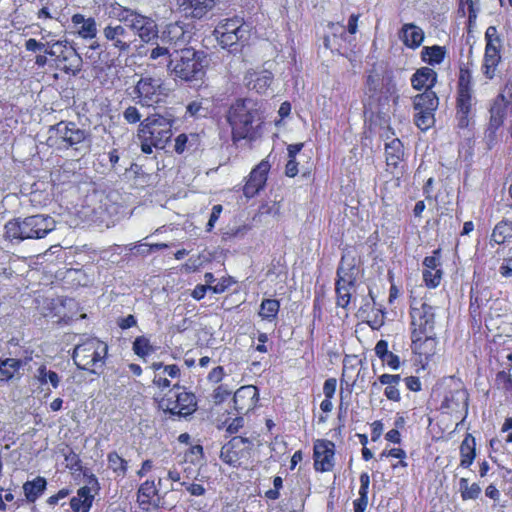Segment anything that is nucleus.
I'll return each instance as SVG.
<instances>
[{"mask_svg":"<svg viewBox=\"0 0 512 512\" xmlns=\"http://www.w3.org/2000/svg\"><path fill=\"white\" fill-rule=\"evenodd\" d=\"M367 88L369 90V92L371 93H376L378 91V88L380 86V77L379 75L375 74V75H369L367 77Z\"/></svg>","mask_w":512,"mask_h":512,"instance_id":"e2e57ef3","label":"nucleus"},{"mask_svg":"<svg viewBox=\"0 0 512 512\" xmlns=\"http://www.w3.org/2000/svg\"><path fill=\"white\" fill-rule=\"evenodd\" d=\"M222 210H223V208H222V205H220V204L213 206L212 212L210 214V217H209V220H208V223L206 226V231L210 232L214 228L215 223L218 221Z\"/></svg>","mask_w":512,"mask_h":512,"instance_id":"09e8293b","label":"nucleus"},{"mask_svg":"<svg viewBox=\"0 0 512 512\" xmlns=\"http://www.w3.org/2000/svg\"><path fill=\"white\" fill-rule=\"evenodd\" d=\"M423 264L425 266V270L441 271V269H439V251H435L433 256L426 257L423 261Z\"/></svg>","mask_w":512,"mask_h":512,"instance_id":"de8ad7c7","label":"nucleus"},{"mask_svg":"<svg viewBox=\"0 0 512 512\" xmlns=\"http://www.w3.org/2000/svg\"><path fill=\"white\" fill-rule=\"evenodd\" d=\"M374 350H375V354L380 359H385V356L390 353V351L388 350V343L385 340L378 341Z\"/></svg>","mask_w":512,"mask_h":512,"instance_id":"680f3d73","label":"nucleus"},{"mask_svg":"<svg viewBox=\"0 0 512 512\" xmlns=\"http://www.w3.org/2000/svg\"><path fill=\"white\" fill-rule=\"evenodd\" d=\"M270 170V164L266 160H262L250 173L243 192L248 198L254 197L265 185L267 174Z\"/></svg>","mask_w":512,"mask_h":512,"instance_id":"dca6fc26","label":"nucleus"},{"mask_svg":"<svg viewBox=\"0 0 512 512\" xmlns=\"http://www.w3.org/2000/svg\"><path fill=\"white\" fill-rule=\"evenodd\" d=\"M173 51L172 49L167 45V44H157L156 47H154L151 51H150V59H158L159 57H168L169 60L171 59V57L173 56Z\"/></svg>","mask_w":512,"mask_h":512,"instance_id":"a18cd8bd","label":"nucleus"},{"mask_svg":"<svg viewBox=\"0 0 512 512\" xmlns=\"http://www.w3.org/2000/svg\"><path fill=\"white\" fill-rule=\"evenodd\" d=\"M353 505L354 512H365L368 505V496H359V498L353 502Z\"/></svg>","mask_w":512,"mask_h":512,"instance_id":"774afa93","label":"nucleus"},{"mask_svg":"<svg viewBox=\"0 0 512 512\" xmlns=\"http://www.w3.org/2000/svg\"><path fill=\"white\" fill-rule=\"evenodd\" d=\"M231 283L232 282L230 279H222L216 285H210V290H212L213 293L215 294H221L226 291V289L231 285Z\"/></svg>","mask_w":512,"mask_h":512,"instance_id":"69168bd1","label":"nucleus"},{"mask_svg":"<svg viewBox=\"0 0 512 512\" xmlns=\"http://www.w3.org/2000/svg\"><path fill=\"white\" fill-rule=\"evenodd\" d=\"M155 28H156V25L154 24V22L149 20L148 23L137 32V35L143 41L149 42L156 35Z\"/></svg>","mask_w":512,"mask_h":512,"instance_id":"49530a36","label":"nucleus"},{"mask_svg":"<svg viewBox=\"0 0 512 512\" xmlns=\"http://www.w3.org/2000/svg\"><path fill=\"white\" fill-rule=\"evenodd\" d=\"M437 82V73L429 67H421L411 77V85L416 90L430 89Z\"/></svg>","mask_w":512,"mask_h":512,"instance_id":"393cba45","label":"nucleus"},{"mask_svg":"<svg viewBox=\"0 0 512 512\" xmlns=\"http://www.w3.org/2000/svg\"><path fill=\"white\" fill-rule=\"evenodd\" d=\"M400 380V375L383 374L379 377L380 384L386 385V387L398 385Z\"/></svg>","mask_w":512,"mask_h":512,"instance_id":"4d7b16f0","label":"nucleus"},{"mask_svg":"<svg viewBox=\"0 0 512 512\" xmlns=\"http://www.w3.org/2000/svg\"><path fill=\"white\" fill-rule=\"evenodd\" d=\"M445 54V48L442 46H426L421 51V58L423 62L433 66L440 64L444 60Z\"/></svg>","mask_w":512,"mask_h":512,"instance_id":"f704fd0d","label":"nucleus"},{"mask_svg":"<svg viewBox=\"0 0 512 512\" xmlns=\"http://www.w3.org/2000/svg\"><path fill=\"white\" fill-rule=\"evenodd\" d=\"M159 406L172 415L187 416L195 411L196 398L193 393L181 390L180 386L175 385L159 401Z\"/></svg>","mask_w":512,"mask_h":512,"instance_id":"9d476101","label":"nucleus"},{"mask_svg":"<svg viewBox=\"0 0 512 512\" xmlns=\"http://www.w3.org/2000/svg\"><path fill=\"white\" fill-rule=\"evenodd\" d=\"M138 103L142 106H153L161 100L162 81L150 76L141 77L135 86Z\"/></svg>","mask_w":512,"mask_h":512,"instance_id":"ddd939ff","label":"nucleus"},{"mask_svg":"<svg viewBox=\"0 0 512 512\" xmlns=\"http://www.w3.org/2000/svg\"><path fill=\"white\" fill-rule=\"evenodd\" d=\"M383 363L389 366L393 370H397L400 367V359L397 355L390 352L385 356V359H381Z\"/></svg>","mask_w":512,"mask_h":512,"instance_id":"bf43d9fd","label":"nucleus"},{"mask_svg":"<svg viewBox=\"0 0 512 512\" xmlns=\"http://www.w3.org/2000/svg\"><path fill=\"white\" fill-rule=\"evenodd\" d=\"M35 378L41 385L50 384L54 389L60 384V376L53 370L48 369L45 365H41L36 373Z\"/></svg>","mask_w":512,"mask_h":512,"instance_id":"4c0bfd02","label":"nucleus"},{"mask_svg":"<svg viewBox=\"0 0 512 512\" xmlns=\"http://www.w3.org/2000/svg\"><path fill=\"white\" fill-rule=\"evenodd\" d=\"M123 116L128 123H136L141 119V115L138 109L134 106H129L128 108H126L123 113Z\"/></svg>","mask_w":512,"mask_h":512,"instance_id":"3c124183","label":"nucleus"},{"mask_svg":"<svg viewBox=\"0 0 512 512\" xmlns=\"http://www.w3.org/2000/svg\"><path fill=\"white\" fill-rule=\"evenodd\" d=\"M499 273L504 278L512 276V253L511 256L503 260V263L499 267Z\"/></svg>","mask_w":512,"mask_h":512,"instance_id":"5fc2aeb1","label":"nucleus"},{"mask_svg":"<svg viewBox=\"0 0 512 512\" xmlns=\"http://www.w3.org/2000/svg\"><path fill=\"white\" fill-rule=\"evenodd\" d=\"M398 385L393 386H387L384 390L385 396L392 401H399L400 400V392L397 388Z\"/></svg>","mask_w":512,"mask_h":512,"instance_id":"0e129e2a","label":"nucleus"},{"mask_svg":"<svg viewBox=\"0 0 512 512\" xmlns=\"http://www.w3.org/2000/svg\"><path fill=\"white\" fill-rule=\"evenodd\" d=\"M22 365L21 360L14 358H7L0 361V381H7L14 377Z\"/></svg>","mask_w":512,"mask_h":512,"instance_id":"e433bc0d","label":"nucleus"},{"mask_svg":"<svg viewBox=\"0 0 512 512\" xmlns=\"http://www.w3.org/2000/svg\"><path fill=\"white\" fill-rule=\"evenodd\" d=\"M481 493V488L478 484H471L466 490H463L461 497L463 500L476 499Z\"/></svg>","mask_w":512,"mask_h":512,"instance_id":"8fccbe9b","label":"nucleus"},{"mask_svg":"<svg viewBox=\"0 0 512 512\" xmlns=\"http://www.w3.org/2000/svg\"><path fill=\"white\" fill-rule=\"evenodd\" d=\"M442 271L424 270L423 279L428 287L435 288L440 284Z\"/></svg>","mask_w":512,"mask_h":512,"instance_id":"c03bdc74","label":"nucleus"},{"mask_svg":"<svg viewBox=\"0 0 512 512\" xmlns=\"http://www.w3.org/2000/svg\"><path fill=\"white\" fill-rule=\"evenodd\" d=\"M65 49H68L61 41H56L52 44L51 49L45 50V53L50 56H56L57 61L59 62V55L61 51H65Z\"/></svg>","mask_w":512,"mask_h":512,"instance_id":"052dcab7","label":"nucleus"},{"mask_svg":"<svg viewBox=\"0 0 512 512\" xmlns=\"http://www.w3.org/2000/svg\"><path fill=\"white\" fill-rule=\"evenodd\" d=\"M226 118L231 126L234 142L256 139L258 128L263 123L261 105L251 98L236 100L230 106Z\"/></svg>","mask_w":512,"mask_h":512,"instance_id":"f257e3e1","label":"nucleus"},{"mask_svg":"<svg viewBox=\"0 0 512 512\" xmlns=\"http://www.w3.org/2000/svg\"><path fill=\"white\" fill-rule=\"evenodd\" d=\"M337 387V380L329 378L324 382L323 393L326 398H333Z\"/></svg>","mask_w":512,"mask_h":512,"instance_id":"864d4df0","label":"nucleus"},{"mask_svg":"<svg viewBox=\"0 0 512 512\" xmlns=\"http://www.w3.org/2000/svg\"><path fill=\"white\" fill-rule=\"evenodd\" d=\"M119 22H122L124 26L130 30L134 36L137 32L144 27L150 19L139 15L133 11L123 9L121 13L118 14Z\"/></svg>","mask_w":512,"mask_h":512,"instance_id":"bb28decb","label":"nucleus"},{"mask_svg":"<svg viewBox=\"0 0 512 512\" xmlns=\"http://www.w3.org/2000/svg\"><path fill=\"white\" fill-rule=\"evenodd\" d=\"M500 59L501 56L498 50L491 47L485 48L483 71L487 78L492 79L495 76Z\"/></svg>","mask_w":512,"mask_h":512,"instance_id":"473e14b6","label":"nucleus"},{"mask_svg":"<svg viewBox=\"0 0 512 512\" xmlns=\"http://www.w3.org/2000/svg\"><path fill=\"white\" fill-rule=\"evenodd\" d=\"M280 309V302L276 299H264L261 302L259 316L262 320L272 322L277 318Z\"/></svg>","mask_w":512,"mask_h":512,"instance_id":"c9c22d12","label":"nucleus"},{"mask_svg":"<svg viewBox=\"0 0 512 512\" xmlns=\"http://www.w3.org/2000/svg\"><path fill=\"white\" fill-rule=\"evenodd\" d=\"M486 39V47L485 48H494L500 52L501 48V39L499 37L497 28L495 26H489L485 32Z\"/></svg>","mask_w":512,"mask_h":512,"instance_id":"37998d69","label":"nucleus"},{"mask_svg":"<svg viewBox=\"0 0 512 512\" xmlns=\"http://www.w3.org/2000/svg\"><path fill=\"white\" fill-rule=\"evenodd\" d=\"M273 80V75L268 70H252L245 75V84L250 90L257 93H265Z\"/></svg>","mask_w":512,"mask_h":512,"instance_id":"412c9836","label":"nucleus"},{"mask_svg":"<svg viewBox=\"0 0 512 512\" xmlns=\"http://www.w3.org/2000/svg\"><path fill=\"white\" fill-rule=\"evenodd\" d=\"M103 36L110 43V47L119 53L129 51L134 42V34L119 22H111L105 26Z\"/></svg>","mask_w":512,"mask_h":512,"instance_id":"f8f14e48","label":"nucleus"},{"mask_svg":"<svg viewBox=\"0 0 512 512\" xmlns=\"http://www.w3.org/2000/svg\"><path fill=\"white\" fill-rule=\"evenodd\" d=\"M181 486H185L186 490L192 495V496H202L205 494V488L201 484L196 483H187L186 481H183L180 483Z\"/></svg>","mask_w":512,"mask_h":512,"instance_id":"603ef678","label":"nucleus"},{"mask_svg":"<svg viewBox=\"0 0 512 512\" xmlns=\"http://www.w3.org/2000/svg\"><path fill=\"white\" fill-rule=\"evenodd\" d=\"M414 122L416 126L422 131L428 130L430 127L434 125L435 122V111H424V110H415Z\"/></svg>","mask_w":512,"mask_h":512,"instance_id":"ea45409f","label":"nucleus"},{"mask_svg":"<svg viewBox=\"0 0 512 512\" xmlns=\"http://www.w3.org/2000/svg\"><path fill=\"white\" fill-rule=\"evenodd\" d=\"M108 346L95 337H88L78 343L73 351V360L81 370L100 374L105 366Z\"/></svg>","mask_w":512,"mask_h":512,"instance_id":"7ed1b4c3","label":"nucleus"},{"mask_svg":"<svg viewBox=\"0 0 512 512\" xmlns=\"http://www.w3.org/2000/svg\"><path fill=\"white\" fill-rule=\"evenodd\" d=\"M154 350L155 349L153 348L147 337L138 336L135 338L133 342V351L137 356L144 358L153 353Z\"/></svg>","mask_w":512,"mask_h":512,"instance_id":"a19ab883","label":"nucleus"},{"mask_svg":"<svg viewBox=\"0 0 512 512\" xmlns=\"http://www.w3.org/2000/svg\"><path fill=\"white\" fill-rule=\"evenodd\" d=\"M510 109V102L508 99H505V94H500L494 101L491 109H490V123L489 130L495 131L498 129L504 118Z\"/></svg>","mask_w":512,"mask_h":512,"instance_id":"5701e85b","label":"nucleus"},{"mask_svg":"<svg viewBox=\"0 0 512 512\" xmlns=\"http://www.w3.org/2000/svg\"><path fill=\"white\" fill-rule=\"evenodd\" d=\"M149 139L155 148H164L172 136V120L159 114L148 116L141 122L140 136Z\"/></svg>","mask_w":512,"mask_h":512,"instance_id":"0eeeda50","label":"nucleus"},{"mask_svg":"<svg viewBox=\"0 0 512 512\" xmlns=\"http://www.w3.org/2000/svg\"><path fill=\"white\" fill-rule=\"evenodd\" d=\"M476 102L470 82L462 75L458 84L455 116L459 128H468L473 122Z\"/></svg>","mask_w":512,"mask_h":512,"instance_id":"6e6552de","label":"nucleus"},{"mask_svg":"<svg viewBox=\"0 0 512 512\" xmlns=\"http://www.w3.org/2000/svg\"><path fill=\"white\" fill-rule=\"evenodd\" d=\"M399 37L407 47L416 49L423 43L425 35L419 26L407 23L402 26Z\"/></svg>","mask_w":512,"mask_h":512,"instance_id":"b1692460","label":"nucleus"},{"mask_svg":"<svg viewBox=\"0 0 512 512\" xmlns=\"http://www.w3.org/2000/svg\"><path fill=\"white\" fill-rule=\"evenodd\" d=\"M385 155L387 166L397 168L404 155L403 145L398 138L385 143Z\"/></svg>","mask_w":512,"mask_h":512,"instance_id":"c756f323","label":"nucleus"},{"mask_svg":"<svg viewBox=\"0 0 512 512\" xmlns=\"http://www.w3.org/2000/svg\"><path fill=\"white\" fill-rule=\"evenodd\" d=\"M180 58L170 59L167 67L178 78L185 81L198 80L204 75V65L193 49H183Z\"/></svg>","mask_w":512,"mask_h":512,"instance_id":"423d86ee","label":"nucleus"},{"mask_svg":"<svg viewBox=\"0 0 512 512\" xmlns=\"http://www.w3.org/2000/svg\"><path fill=\"white\" fill-rule=\"evenodd\" d=\"M476 456V443L475 438L471 434H466L460 445V466L469 468Z\"/></svg>","mask_w":512,"mask_h":512,"instance_id":"7c9ffc66","label":"nucleus"},{"mask_svg":"<svg viewBox=\"0 0 512 512\" xmlns=\"http://www.w3.org/2000/svg\"><path fill=\"white\" fill-rule=\"evenodd\" d=\"M59 65L64 72L76 75L81 71L82 58L73 48L65 49L59 55Z\"/></svg>","mask_w":512,"mask_h":512,"instance_id":"a878e982","label":"nucleus"},{"mask_svg":"<svg viewBox=\"0 0 512 512\" xmlns=\"http://www.w3.org/2000/svg\"><path fill=\"white\" fill-rule=\"evenodd\" d=\"M411 339V349L415 354L424 357L426 360L435 354L437 346L435 333L430 335L411 333Z\"/></svg>","mask_w":512,"mask_h":512,"instance_id":"6ab92c4d","label":"nucleus"},{"mask_svg":"<svg viewBox=\"0 0 512 512\" xmlns=\"http://www.w3.org/2000/svg\"><path fill=\"white\" fill-rule=\"evenodd\" d=\"M46 480L43 477H36L32 481H27L23 485V492L28 502H35L36 499L44 492L46 488Z\"/></svg>","mask_w":512,"mask_h":512,"instance_id":"2f4dec72","label":"nucleus"},{"mask_svg":"<svg viewBox=\"0 0 512 512\" xmlns=\"http://www.w3.org/2000/svg\"><path fill=\"white\" fill-rule=\"evenodd\" d=\"M160 42L167 44L173 53H179L186 45V33L184 27L179 22L166 25L160 36Z\"/></svg>","mask_w":512,"mask_h":512,"instance_id":"2eb2a0df","label":"nucleus"},{"mask_svg":"<svg viewBox=\"0 0 512 512\" xmlns=\"http://www.w3.org/2000/svg\"><path fill=\"white\" fill-rule=\"evenodd\" d=\"M224 375L223 367L218 366L212 369V371L208 374V380L213 383H218L222 380Z\"/></svg>","mask_w":512,"mask_h":512,"instance_id":"338daca9","label":"nucleus"},{"mask_svg":"<svg viewBox=\"0 0 512 512\" xmlns=\"http://www.w3.org/2000/svg\"><path fill=\"white\" fill-rule=\"evenodd\" d=\"M94 496L91 489L87 486L81 487L77 491V495L71 498L70 506L74 512H89Z\"/></svg>","mask_w":512,"mask_h":512,"instance_id":"cd10ccee","label":"nucleus"},{"mask_svg":"<svg viewBox=\"0 0 512 512\" xmlns=\"http://www.w3.org/2000/svg\"><path fill=\"white\" fill-rule=\"evenodd\" d=\"M490 239L496 244H503L512 239V222L502 220L497 223L492 231Z\"/></svg>","mask_w":512,"mask_h":512,"instance_id":"72a5a7b5","label":"nucleus"},{"mask_svg":"<svg viewBox=\"0 0 512 512\" xmlns=\"http://www.w3.org/2000/svg\"><path fill=\"white\" fill-rule=\"evenodd\" d=\"M87 138V131L79 128L75 122L60 121L49 128L47 145L56 150L73 148L79 151V145L84 143Z\"/></svg>","mask_w":512,"mask_h":512,"instance_id":"20e7f679","label":"nucleus"},{"mask_svg":"<svg viewBox=\"0 0 512 512\" xmlns=\"http://www.w3.org/2000/svg\"><path fill=\"white\" fill-rule=\"evenodd\" d=\"M439 98L433 90L427 89L413 98L414 110L436 111Z\"/></svg>","mask_w":512,"mask_h":512,"instance_id":"c85d7f7f","label":"nucleus"},{"mask_svg":"<svg viewBox=\"0 0 512 512\" xmlns=\"http://www.w3.org/2000/svg\"><path fill=\"white\" fill-rule=\"evenodd\" d=\"M77 35L83 39L91 40L97 35V24L94 18L85 17L83 14H74L71 18Z\"/></svg>","mask_w":512,"mask_h":512,"instance_id":"4be33fe9","label":"nucleus"},{"mask_svg":"<svg viewBox=\"0 0 512 512\" xmlns=\"http://www.w3.org/2000/svg\"><path fill=\"white\" fill-rule=\"evenodd\" d=\"M178 12L188 19L204 18L215 5V0H173Z\"/></svg>","mask_w":512,"mask_h":512,"instance_id":"4468645a","label":"nucleus"},{"mask_svg":"<svg viewBox=\"0 0 512 512\" xmlns=\"http://www.w3.org/2000/svg\"><path fill=\"white\" fill-rule=\"evenodd\" d=\"M334 444L328 440H317L314 444V467L317 471H329L333 467Z\"/></svg>","mask_w":512,"mask_h":512,"instance_id":"f3484780","label":"nucleus"},{"mask_svg":"<svg viewBox=\"0 0 512 512\" xmlns=\"http://www.w3.org/2000/svg\"><path fill=\"white\" fill-rule=\"evenodd\" d=\"M56 227L55 220L43 214L32 215L23 219H14L6 223L5 234L9 239H41Z\"/></svg>","mask_w":512,"mask_h":512,"instance_id":"f03ea898","label":"nucleus"},{"mask_svg":"<svg viewBox=\"0 0 512 512\" xmlns=\"http://www.w3.org/2000/svg\"><path fill=\"white\" fill-rule=\"evenodd\" d=\"M231 390H229L225 385H221L217 387L214 391V399L216 403L223 402L230 394Z\"/></svg>","mask_w":512,"mask_h":512,"instance_id":"6e6d98bb","label":"nucleus"},{"mask_svg":"<svg viewBox=\"0 0 512 512\" xmlns=\"http://www.w3.org/2000/svg\"><path fill=\"white\" fill-rule=\"evenodd\" d=\"M257 397L258 390L255 386L247 385L240 387L233 397L235 409L241 414L249 412L255 407Z\"/></svg>","mask_w":512,"mask_h":512,"instance_id":"a211bd4d","label":"nucleus"},{"mask_svg":"<svg viewBox=\"0 0 512 512\" xmlns=\"http://www.w3.org/2000/svg\"><path fill=\"white\" fill-rule=\"evenodd\" d=\"M246 442L247 439L243 437H234L227 445L223 446L221 450L222 460L228 464L234 463L237 460V456L231 450Z\"/></svg>","mask_w":512,"mask_h":512,"instance_id":"58836bf2","label":"nucleus"},{"mask_svg":"<svg viewBox=\"0 0 512 512\" xmlns=\"http://www.w3.org/2000/svg\"><path fill=\"white\" fill-rule=\"evenodd\" d=\"M370 484V477L368 473L363 472L360 475V488H359V496H368Z\"/></svg>","mask_w":512,"mask_h":512,"instance_id":"13d9d810","label":"nucleus"},{"mask_svg":"<svg viewBox=\"0 0 512 512\" xmlns=\"http://www.w3.org/2000/svg\"><path fill=\"white\" fill-rule=\"evenodd\" d=\"M214 33L223 48L232 47L238 42L248 40L250 26L243 19L234 17L222 20L215 28Z\"/></svg>","mask_w":512,"mask_h":512,"instance_id":"1a4fd4ad","label":"nucleus"},{"mask_svg":"<svg viewBox=\"0 0 512 512\" xmlns=\"http://www.w3.org/2000/svg\"><path fill=\"white\" fill-rule=\"evenodd\" d=\"M137 500L144 510L157 508L159 504L158 488L154 480H147L138 489Z\"/></svg>","mask_w":512,"mask_h":512,"instance_id":"aec40b11","label":"nucleus"},{"mask_svg":"<svg viewBox=\"0 0 512 512\" xmlns=\"http://www.w3.org/2000/svg\"><path fill=\"white\" fill-rule=\"evenodd\" d=\"M108 466L122 477L125 476L128 469L127 461L120 457L116 452L108 454Z\"/></svg>","mask_w":512,"mask_h":512,"instance_id":"79ce46f5","label":"nucleus"},{"mask_svg":"<svg viewBox=\"0 0 512 512\" xmlns=\"http://www.w3.org/2000/svg\"><path fill=\"white\" fill-rule=\"evenodd\" d=\"M358 269L355 258L345 254L342 256L337 269V280L335 283L337 294V305L347 308L351 300V291L354 289Z\"/></svg>","mask_w":512,"mask_h":512,"instance_id":"39448f33","label":"nucleus"},{"mask_svg":"<svg viewBox=\"0 0 512 512\" xmlns=\"http://www.w3.org/2000/svg\"><path fill=\"white\" fill-rule=\"evenodd\" d=\"M435 310L436 308L426 301L413 300L410 309L411 333L416 335H430L431 333H435Z\"/></svg>","mask_w":512,"mask_h":512,"instance_id":"9b49d317","label":"nucleus"}]
</instances>
